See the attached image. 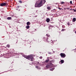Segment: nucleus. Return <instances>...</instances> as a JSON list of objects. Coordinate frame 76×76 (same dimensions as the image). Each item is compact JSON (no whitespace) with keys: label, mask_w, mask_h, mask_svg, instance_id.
I'll return each instance as SVG.
<instances>
[{"label":"nucleus","mask_w":76,"mask_h":76,"mask_svg":"<svg viewBox=\"0 0 76 76\" xmlns=\"http://www.w3.org/2000/svg\"><path fill=\"white\" fill-rule=\"evenodd\" d=\"M36 68H37V69H38V66H36Z\"/></svg>","instance_id":"29"},{"label":"nucleus","mask_w":76,"mask_h":76,"mask_svg":"<svg viewBox=\"0 0 76 76\" xmlns=\"http://www.w3.org/2000/svg\"><path fill=\"white\" fill-rule=\"evenodd\" d=\"M53 27V26H49L48 27L49 30H52Z\"/></svg>","instance_id":"6"},{"label":"nucleus","mask_w":76,"mask_h":76,"mask_svg":"<svg viewBox=\"0 0 76 76\" xmlns=\"http://www.w3.org/2000/svg\"><path fill=\"white\" fill-rule=\"evenodd\" d=\"M22 56L23 57H24L25 58H26V56H25V55H22Z\"/></svg>","instance_id":"18"},{"label":"nucleus","mask_w":76,"mask_h":76,"mask_svg":"<svg viewBox=\"0 0 76 76\" xmlns=\"http://www.w3.org/2000/svg\"><path fill=\"white\" fill-rule=\"evenodd\" d=\"M46 67L47 68H49L50 67V66L49 65H47V66Z\"/></svg>","instance_id":"19"},{"label":"nucleus","mask_w":76,"mask_h":76,"mask_svg":"<svg viewBox=\"0 0 76 76\" xmlns=\"http://www.w3.org/2000/svg\"><path fill=\"white\" fill-rule=\"evenodd\" d=\"M19 2L20 3H22V1H19Z\"/></svg>","instance_id":"21"},{"label":"nucleus","mask_w":76,"mask_h":76,"mask_svg":"<svg viewBox=\"0 0 76 76\" xmlns=\"http://www.w3.org/2000/svg\"><path fill=\"white\" fill-rule=\"evenodd\" d=\"M60 55L61 56V57L63 58H65L66 56L65 54L64 53H61L60 54Z\"/></svg>","instance_id":"3"},{"label":"nucleus","mask_w":76,"mask_h":76,"mask_svg":"<svg viewBox=\"0 0 76 76\" xmlns=\"http://www.w3.org/2000/svg\"><path fill=\"white\" fill-rule=\"evenodd\" d=\"M8 4L7 3H3L0 4V6L3 7L7 6Z\"/></svg>","instance_id":"2"},{"label":"nucleus","mask_w":76,"mask_h":76,"mask_svg":"<svg viewBox=\"0 0 76 76\" xmlns=\"http://www.w3.org/2000/svg\"><path fill=\"white\" fill-rule=\"evenodd\" d=\"M8 20H10V19H12L11 17H8L7 18Z\"/></svg>","instance_id":"13"},{"label":"nucleus","mask_w":76,"mask_h":76,"mask_svg":"<svg viewBox=\"0 0 76 76\" xmlns=\"http://www.w3.org/2000/svg\"><path fill=\"white\" fill-rule=\"evenodd\" d=\"M39 3L38 4V7H40L44 5L46 2L45 0H39Z\"/></svg>","instance_id":"1"},{"label":"nucleus","mask_w":76,"mask_h":76,"mask_svg":"<svg viewBox=\"0 0 76 76\" xmlns=\"http://www.w3.org/2000/svg\"><path fill=\"white\" fill-rule=\"evenodd\" d=\"M39 58H40V59H41L42 58V56H40V57H39Z\"/></svg>","instance_id":"26"},{"label":"nucleus","mask_w":76,"mask_h":76,"mask_svg":"<svg viewBox=\"0 0 76 76\" xmlns=\"http://www.w3.org/2000/svg\"><path fill=\"white\" fill-rule=\"evenodd\" d=\"M17 7H18V8H19V6H18Z\"/></svg>","instance_id":"33"},{"label":"nucleus","mask_w":76,"mask_h":76,"mask_svg":"<svg viewBox=\"0 0 76 76\" xmlns=\"http://www.w3.org/2000/svg\"><path fill=\"white\" fill-rule=\"evenodd\" d=\"M49 54H51V53H50V52H49V53H48Z\"/></svg>","instance_id":"30"},{"label":"nucleus","mask_w":76,"mask_h":76,"mask_svg":"<svg viewBox=\"0 0 76 76\" xmlns=\"http://www.w3.org/2000/svg\"><path fill=\"white\" fill-rule=\"evenodd\" d=\"M69 10L70 11V10H72V9H70V10Z\"/></svg>","instance_id":"34"},{"label":"nucleus","mask_w":76,"mask_h":76,"mask_svg":"<svg viewBox=\"0 0 76 76\" xmlns=\"http://www.w3.org/2000/svg\"><path fill=\"white\" fill-rule=\"evenodd\" d=\"M76 19L75 18H74L72 19V21L74 22L76 21Z\"/></svg>","instance_id":"10"},{"label":"nucleus","mask_w":76,"mask_h":76,"mask_svg":"<svg viewBox=\"0 0 76 76\" xmlns=\"http://www.w3.org/2000/svg\"><path fill=\"white\" fill-rule=\"evenodd\" d=\"M34 55H30V58L31 59V61H32L33 60H34Z\"/></svg>","instance_id":"4"},{"label":"nucleus","mask_w":76,"mask_h":76,"mask_svg":"<svg viewBox=\"0 0 76 76\" xmlns=\"http://www.w3.org/2000/svg\"><path fill=\"white\" fill-rule=\"evenodd\" d=\"M68 25H69V24H68Z\"/></svg>","instance_id":"37"},{"label":"nucleus","mask_w":76,"mask_h":76,"mask_svg":"<svg viewBox=\"0 0 76 76\" xmlns=\"http://www.w3.org/2000/svg\"><path fill=\"white\" fill-rule=\"evenodd\" d=\"M65 30V29H62L61 31H64Z\"/></svg>","instance_id":"25"},{"label":"nucleus","mask_w":76,"mask_h":76,"mask_svg":"<svg viewBox=\"0 0 76 76\" xmlns=\"http://www.w3.org/2000/svg\"><path fill=\"white\" fill-rule=\"evenodd\" d=\"M26 59H28V60H30V56H26Z\"/></svg>","instance_id":"7"},{"label":"nucleus","mask_w":76,"mask_h":76,"mask_svg":"<svg viewBox=\"0 0 76 76\" xmlns=\"http://www.w3.org/2000/svg\"><path fill=\"white\" fill-rule=\"evenodd\" d=\"M50 19L49 18H47L46 19V21L48 23L50 22Z\"/></svg>","instance_id":"8"},{"label":"nucleus","mask_w":76,"mask_h":76,"mask_svg":"<svg viewBox=\"0 0 76 76\" xmlns=\"http://www.w3.org/2000/svg\"><path fill=\"white\" fill-rule=\"evenodd\" d=\"M46 36H47V37H50V35H48V34H46Z\"/></svg>","instance_id":"20"},{"label":"nucleus","mask_w":76,"mask_h":76,"mask_svg":"<svg viewBox=\"0 0 76 76\" xmlns=\"http://www.w3.org/2000/svg\"><path fill=\"white\" fill-rule=\"evenodd\" d=\"M26 24L27 25H31V23L29 22H28Z\"/></svg>","instance_id":"9"},{"label":"nucleus","mask_w":76,"mask_h":76,"mask_svg":"<svg viewBox=\"0 0 76 76\" xmlns=\"http://www.w3.org/2000/svg\"><path fill=\"white\" fill-rule=\"evenodd\" d=\"M49 61V59H48V60H46L45 62L46 63H47V62H48Z\"/></svg>","instance_id":"11"},{"label":"nucleus","mask_w":76,"mask_h":76,"mask_svg":"<svg viewBox=\"0 0 76 76\" xmlns=\"http://www.w3.org/2000/svg\"><path fill=\"white\" fill-rule=\"evenodd\" d=\"M53 10H55V9H53Z\"/></svg>","instance_id":"36"},{"label":"nucleus","mask_w":76,"mask_h":76,"mask_svg":"<svg viewBox=\"0 0 76 76\" xmlns=\"http://www.w3.org/2000/svg\"><path fill=\"white\" fill-rule=\"evenodd\" d=\"M50 65H52V63H50Z\"/></svg>","instance_id":"32"},{"label":"nucleus","mask_w":76,"mask_h":76,"mask_svg":"<svg viewBox=\"0 0 76 76\" xmlns=\"http://www.w3.org/2000/svg\"><path fill=\"white\" fill-rule=\"evenodd\" d=\"M75 33L76 34V31H75Z\"/></svg>","instance_id":"38"},{"label":"nucleus","mask_w":76,"mask_h":76,"mask_svg":"<svg viewBox=\"0 0 76 76\" xmlns=\"http://www.w3.org/2000/svg\"><path fill=\"white\" fill-rule=\"evenodd\" d=\"M30 26H27L26 27V29H29V28Z\"/></svg>","instance_id":"15"},{"label":"nucleus","mask_w":76,"mask_h":76,"mask_svg":"<svg viewBox=\"0 0 76 76\" xmlns=\"http://www.w3.org/2000/svg\"><path fill=\"white\" fill-rule=\"evenodd\" d=\"M65 4V2L64 1H62L61 2V5H62V4Z\"/></svg>","instance_id":"16"},{"label":"nucleus","mask_w":76,"mask_h":76,"mask_svg":"<svg viewBox=\"0 0 76 76\" xmlns=\"http://www.w3.org/2000/svg\"><path fill=\"white\" fill-rule=\"evenodd\" d=\"M47 41H48V39H46Z\"/></svg>","instance_id":"35"},{"label":"nucleus","mask_w":76,"mask_h":76,"mask_svg":"<svg viewBox=\"0 0 76 76\" xmlns=\"http://www.w3.org/2000/svg\"><path fill=\"white\" fill-rule=\"evenodd\" d=\"M7 47H8V48H9V47H10V46L9 45H7Z\"/></svg>","instance_id":"24"},{"label":"nucleus","mask_w":76,"mask_h":76,"mask_svg":"<svg viewBox=\"0 0 76 76\" xmlns=\"http://www.w3.org/2000/svg\"><path fill=\"white\" fill-rule=\"evenodd\" d=\"M73 10H74V12H76V9L75 10L74 9H73Z\"/></svg>","instance_id":"23"},{"label":"nucleus","mask_w":76,"mask_h":76,"mask_svg":"<svg viewBox=\"0 0 76 76\" xmlns=\"http://www.w3.org/2000/svg\"><path fill=\"white\" fill-rule=\"evenodd\" d=\"M58 9L60 10H63V9H62V8H60L59 7H58Z\"/></svg>","instance_id":"17"},{"label":"nucleus","mask_w":76,"mask_h":76,"mask_svg":"<svg viewBox=\"0 0 76 76\" xmlns=\"http://www.w3.org/2000/svg\"><path fill=\"white\" fill-rule=\"evenodd\" d=\"M70 3L71 4H72V1H70Z\"/></svg>","instance_id":"28"},{"label":"nucleus","mask_w":76,"mask_h":76,"mask_svg":"<svg viewBox=\"0 0 76 76\" xmlns=\"http://www.w3.org/2000/svg\"><path fill=\"white\" fill-rule=\"evenodd\" d=\"M54 69H55L54 68H53L52 69H51V71L53 70Z\"/></svg>","instance_id":"27"},{"label":"nucleus","mask_w":76,"mask_h":76,"mask_svg":"<svg viewBox=\"0 0 76 76\" xmlns=\"http://www.w3.org/2000/svg\"><path fill=\"white\" fill-rule=\"evenodd\" d=\"M64 10H66V7L65 8H64Z\"/></svg>","instance_id":"31"},{"label":"nucleus","mask_w":76,"mask_h":76,"mask_svg":"<svg viewBox=\"0 0 76 76\" xmlns=\"http://www.w3.org/2000/svg\"><path fill=\"white\" fill-rule=\"evenodd\" d=\"M60 61L62 64H63L64 62V61L63 60H61Z\"/></svg>","instance_id":"14"},{"label":"nucleus","mask_w":76,"mask_h":76,"mask_svg":"<svg viewBox=\"0 0 76 76\" xmlns=\"http://www.w3.org/2000/svg\"><path fill=\"white\" fill-rule=\"evenodd\" d=\"M35 7H38V1H37L35 5Z\"/></svg>","instance_id":"5"},{"label":"nucleus","mask_w":76,"mask_h":76,"mask_svg":"<svg viewBox=\"0 0 76 76\" xmlns=\"http://www.w3.org/2000/svg\"><path fill=\"white\" fill-rule=\"evenodd\" d=\"M66 9H67L68 10H69V9H70V8H69V7H66Z\"/></svg>","instance_id":"22"},{"label":"nucleus","mask_w":76,"mask_h":76,"mask_svg":"<svg viewBox=\"0 0 76 76\" xmlns=\"http://www.w3.org/2000/svg\"><path fill=\"white\" fill-rule=\"evenodd\" d=\"M51 8L50 7H49V6H48L47 7V9L49 10H51Z\"/></svg>","instance_id":"12"}]
</instances>
